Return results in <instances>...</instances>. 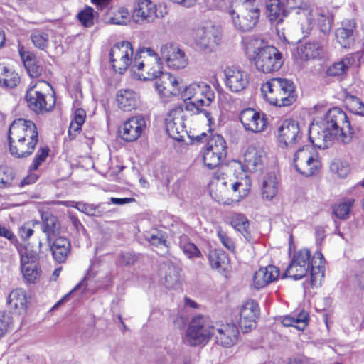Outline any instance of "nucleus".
Returning <instances> with one entry per match:
<instances>
[{"mask_svg":"<svg viewBox=\"0 0 364 364\" xmlns=\"http://www.w3.org/2000/svg\"><path fill=\"white\" fill-rule=\"evenodd\" d=\"M228 191V182L223 178H215L210 183V193L218 202L225 203L224 199Z\"/></svg>","mask_w":364,"mask_h":364,"instance_id":"obj_37","label":"nucleus"},{"mask_svg":"<svg viewBox=\"0 0 364 364\" xmlns=\"http://www.w3.org/2000/svg\"><path fill=\"white\" fill-rule=\"evenodd\" d=\"M245 53L254 62L256 68L264 73L279 70L284 60L277 48L268 46L262 38L250 37L245 41Z\"/></svg>","mask_w":364,"mask_h":364,"instance_id":"obj_4","label":"nucleus"},{"mask_svg":"<svg viewBox=\"0 0 364 364\" xmlns=\"http://www.w3.org/2000/svg\"><path fill=\"white\" fill-rule=\"evenodd\" d=\"M144 237L150 245L154 247L158 248L167 247L164 234L161 231L154 230L152 232H147Z\"/></svg>","mask_w":364,"mask_h":364,"instance_id":"obj_52","label":"nucleus"},{"mask_svg":"<svg viewBox=\"0 0 364 364\" xmlns=\"http://www.w3.org/2000/svg\"><path fill=\"white\" fill-rule=\"evenodd\" d=\"M278 192V181L274 173H268L262 178L261 194L266 200L273 199Z\"/></svg>","mask_w":364,"mask_h":364,"instance_id":"obj_30","label":"nucleus"},{"mask_svg":"<svg viewBox=\"0 0 364 364\" xmlns=\"http://www.w3.org/2000/svg\"><path fill=\"white\" fill-rule=\"evenodd\" d=\"M86 118V112L82 109H77L75 111L74 117L70 124L68 134L71 139H73L81 130V127L84 124Z\"/></svg>","mask_w":364,"mask_h":364,"instance_id":"obj_47","label":"nucleus"},{"mask_svg":"<svg viewBox=\"0 0 364 364\" xmlns=\"http://www.w3.org/2000/svg\"><path fill=\"white\" fill-rule=\"evenodd\" d=\"M159 77L155 82V86L161 96L168 97L180 95L183 87L181 80L169 73L161 72Z\"/></svg>","mask_w":364,"mask_h":364,"instance_id":"obj_21","label":"nucleus"},{"mask_svg":"<svg viewBox=\"0 0 364 364\" xmlns=\"http://www.w3.org/2000/svg\"><path fill=\"white\" fill-rule=\"evenodd\" d=\"M129 19V12L124 7L116 8L107 13V21L111 24L125 25Z\"/></svg>","mask_w":364,"mask_h":364,"instance_id":"obj_44","label":"nucleus"},{"mask_svg":"<svg viewBox=\"0 0 364 364\" xmlns=\"http://www.w3.org/2000/svg\"><path fill=\"white\" fill-rule=\"evenodd\" d=\"M277 138L284 146H293L301 139L299 123L292 119L285 120L278 129Z\"/></svg>","mask_w":364,"mask_h":364,"instance_id":"obj_20","label":"nucleus"},{"mask_svg":"<svg viewBox=\"0 0 364 364\" xmlns=\"http://www.w3.org/2000/svg\"><path fill=\"white\" fill-rule=\"evenodd\" d=\"M209 262L212 268L222 270L224 269L225 264L226 255L225 252L212 250L208 255Z\"/></svg>","mask_w":364,"mask_h":364,"instance_id":"obj_51","label":"nucleus"},{"mask_svg":"<svg viewBox=\"0 0 364 364\" xmlns=\"http://www.w3.org/2000/svg\"><path fill=\"white\" fill-rule=\"evenodd\" d=\"M77 19L85 27H91L94 25L95 11L90 6L85 7L77 14Z\"/></svg>","mask_w":364,"mask_h":364,"instance_id":"obj_55","label":"nucleus"},{"mask_svg":"<svg viewBox=\"0 0 364 364\" xmlns=\"http://www.w3.org/2000/svg\"><path fill=\"white\" fill-rule=\"evenodd\" d=\"M117 102L119 107L125 111L130 112L135 109L139 102L138 94L130 89H122L117 95Z\"/></svg>","mask_w":364,"mask_h":364,"instance_id":"obj_27","label":"nucleus"},{"mask_svg":"<svg viewBox=\"0 0 364 364\" xmlns=\"http://www.w3.org/2000/svg\"><path fill=\"white\" fill-rule=\"evenodd\" d=\"M225 85L231 92H240L249 84L248 73L240 67L230 66L224 70Z\"/></svg>","mask_w":364,"mask_h":364,"instance_id":"obj_16","label":"nucleus"},{"mask_svg":"<svg viewBox=\"0 0 364 364\" xmlns=\"http://www.w3.org/2000/svg\"><path fill=\"white\" fill-rule=\"evenodd\" d=\"M259 313L258 304L253 300L247 301L241 307L239 323L244 332H247L255 327Z\"/></svg>","mask_w":364,"mask_h":364,"instance_id":"obj_24","label":"nucleus"},{"mask_svg":"<svg viewBox=\"0 0 364 364\" xmlns=\"http://www.w3.org/2000/svg\"><path fill=\"white\" fill-rule=\"evenodd\" d=\"M131 72L135 78L140 80H152L159 77L162 72L159 55L151 48L136 51Z\"/></svg>","mask_w":364,"mask_h":364,"instance_id":"obj_6","label":"nucleus"},{"mask_svg":"<svg viewBox=\"0 0 364 364\" xmlns=\"http://www.w3.org/2000/svg\"><path fill=\"white\" fill-rule=\"evenodd\" d=\"M39 223L34 220H31L25 223L19 228V236L22 240H28L33 234V228L36 225Z\"/></svg>","mask_w":364,"mask_h":364,"instance_id":"obj_58","label":"nucleus"},{"mask_svg":"<svg viewBox=\"0 0 364 364\" xmlns=\"http://www.w3.org/2000/svg\"><path fill=\"white\" fill-rule=\"evenodd\" d=\"M353 63V59L350 57H346L341 60L334 63L327 70V73L331 76H338L346 72Z\"/></svg>","mask_w":364,"mask_h":364,"instance_id":"obj_48","label":"nucleus"},{"mask_svg":"<svg viewBox=\"0 0 364 364\" xmlns=\"http://www.w3.org/2000/svg\"><path fill=\"white\" fill-rule=\"evenodd\" d=\"M311 10L314 11L313 14L309 16L313 18L312 26L316 23L322 32L329 31L331 27V19L326 15L325 11L314 6Z\"/></svg>","mask_w":364,"mask_h":364,"instance_id":"obj_43","label":"nucleus"},{"mask_svg":"<svg viewBox=\"0 0 364 364\" xmlns=\"http://www.w3.org/2000/svg\"><path fill=\"white\" fill-rule=\"evenodd\" d=\"M166 9L162 4H156L150 0H139L134 4L132 18L139 24L153 22L156 18H163Z\"/></svg>","mask_w":364,"mask_h":364,"instance_id":"obj_13","label":"nucleus"},{"mask_svg":"<svg viewBox=\"0 0 364 364\" xmlns=\"http://www.w3.org/2000/svg\"><path fill=\"white\" fill-rule=\"evenodd\" d=\"M51 87L49 83L41 81L31 87L26 93V99L29 108L36 113H43L50 111L55 104L53 95H46Z\"/></svg>","mask_w":364,"mask_h":364,"instance_id":"obj_8","label":"nucleus"},{"mask_svg":"<svg viewBox=\"0 0 364 364\" xmlns=\"http://www.w3.org/2000/svg\"><path fill=\"white\" fill-rule=\"evenodd\" d=\"M311 252L309 249L303 248L297 251L286 269L282 277H289L299 280L305 277L311 265V283L312 286L318 287L321 284L324 277L323 256L321 252H316L311 259Z\"/></svg>","mask_w":364,"mask_h":364,"instance_id":"obj_3","label":"nucleus"},{"mask_svg":"<svg viewBox=\"0 0 364 364\" xmlns=\"http://www.w3.org/2000/svg\"><path fill=\"white\" fill-rule=\"evenodd\" d=\"M203 106L196 103L192 101H184V108L186 111L191 112L193 114H203L208 121V125L209 127L208 131L211 132L214 130L216 127L215 119L211 116V114L203 108Z\"/></svg>","mask_w":364,"mask_h":364,"instance_id":"obj_39","label":"nucleus"},{"mask_svg":"<svg viewBox=\"0 0 364 364\" xmlns=\"http://www.w3.org/2000/svg\"><path fill=\"white\" fill-rule=\"evenodd\" d=\"M221 37L220 28L214 25L198 28L192 33V38L196 46L206 53L216 50L221 42Z\"/></svg>","mask_w":364,"mask_h":364,"instance_id":"obj_11","label":"nucleus"},{"mask_svg":"<svg viewBox=\"0 0 364 364\" xmlns=\"http://www.w3.org/2000/svg\"><path fill=\"white\" fill-rule=\"evenodd\" d=\"M160 53L161 58L171 68L176 70L184 68L188 63V59L184 51L171 43L162 45Z\"/></svg>","mask_w":364,"mask_h":364,"instance_id":"obj_15","label":"nucleus"},{"mask_svg":"<svg viewBox=\"0 0 364 364\" xmlns=\"http://www.w3.org/2000/svg\"><path fill=\"white\" fill-rule=\"evenodd\" d=\"M230 186L235 193H237L232 200L239 201L249 193L251 187L250 179L245 175L236 182L230 183Z\"/></svg>","mask_w":364,"mask_h":364,"instance_id":"obj_42","label":"nucleus"},{"mask_svg":"<svg viewBox=\"0 0 364 364\" xmlns=\"http://www.w3.org/2000/svg\"><path fill=\"white\" fill-rule=\"evenodd\" d=\"M346 102L352 112L360 115L364 114V104L357 97L348 96L346 98Z\"/></svg>","mask_w":364,"mask_h":364,"instance_id":"obj_56","label":"nucleus"},{"mask_svg":"<svg viewBox=\"0 0 364 364\" xmlns=\"http://www.w3.org/2000/svg\"><path fill=\"white\" fill-rule=\"evenodd\" d=\"M87 289V284L85 283V281H81L78 284H77L69 293L65 294L57 304L56 305H59L63 302L68 300V297L76 291H80V294H83Z\"/></svg>","mask_w":364,"mask_h":364,"instance_id":"obj_62","label":"nucleus"},{"mask_svg":"<svg viewBox=\"0 0 364 364\" xmlns=\"http://www.w3.org/2000/svg\"><path fill=\"white\" fill-rule=\"evenodd\" d=\"M206 148L213 151L218 153L219 156L226 157L227 155V144L224 138L220 134L211 135L206 144Z\"/></svg>","mask_w":364,"mask_h":364,"instance_id":"obj_45","label":"nucleus"},{"mask_svg":"<svg viewBox=\"0 0 364 364\" xmlns=\"http://www.w3.org/2000/svg\"><path fill=\"white\" fill-rule=\"evenodd\" d=\"M240 120L243 127L249 132L258 133L263 132L267 125L265 114L253 109H245L240 112Z\"/></svg>","mask_w":364,"mask_h":364,"instance_id":"obj_19","label":"nucleus"},{"mask_svg":"<svg viewBox=\"0 0 364 364\" xmlns=\"http://www.w3.org/2000/svg\"><path fill=\"white\" fill-rule=\"evenodd\" d=\"M146 127L145 119L140 115L128 119L119 128L121 138L126 141H135L144 132Z\"/></svg>","mask_w":364,"mask_h":364,"instance_id":"obj_18","label":"nucleus"},{"mask_svg":"<svg viewBox=\"0 0 364 364\" xmlns=\"http://www.w3.org/2000/svg\"><path fill=\"white\" fill-rule=\"evenodd\" d=\"M286 6L289 9H296V14L299 16V22L301 29L303 33L307 34L312 28L313 18L309 17L314 14V10H311V6L306 4L304 0H285Z\"/></svg>","mask_w":364,"mask_h":364,"instance_id":"obj_22","label":"nucleus"},{"mask_svg":"<svg viewBox=\"0 0 364 364\" xmlns=\"http://www.w3.org/2000/svg\"><path fill=\"white\" fill-rule=\"evenodd\" d=\"M30 39L33 46L41 50L46 51L50 42V32L40 29L31 31Z\"/></svg>","mask_w":364,"mask_h":364,"instance_id":"obj_40","label":"nucleus"},{"mask_svg":"<svg viewBox=\"0 0 364 364\" xmlns=\"http://www.w3.org/2000/svg\"><path fill=\"white\" fill-rule=\"evenodd\" d=\"M198 83L191 84L189 86H184L181 89L180 93L181 97L183 98L184 101H192L195 102V96L196 95V90L198 88Z\"/></svg>","mask_w":364,"mask_h":364,"instance_id":"obj_60","label":"nucleus"},{"mask_svg":"<svg viewBox=\"0 0 364 364\" xmlns=\"http://www.w3.org/2000/svg\"><path fill=\"white\" fill-rule=\"evenodd\" d=\"M322 52V46L315 41L306 43L297 49L299 58L304 61L319 58Z\"/></svg>","mask_w":364,"mask_h":364,"instance_id":"obj_31","label":"nucleus"},{"mask_svg":"<svg viewBox=\"0 0 364 364\" xmlns=\"http://www.w3.org/2000/svg\"><path fill=\"white\" fill-rule=\"evenodd\" d=\"M238 11L230 8L228 14L233 26L242 31H249L256 25L260 10L256 0H237Z\"/></svg>","mask_w":364,"mask_h":364,"instance_id":"obj_7","label":"nucleus"},{"mask_svg":"<svg viewBox=\"0 0 364 364\" xmlns=\"http://www.w3.org/2000/svg\"><path fill=\"white\" fill-rule=\"evenodd\" d=\"M178 245L181 250L188 258H198L201 256V252L199 249L194 243L190 241L187 235H183L179 237Z\"/></svg>","mask_w":364,"mask_h":364,"instance_id":"obj_46","label":"nucleus"},{"mask_svg":"<svg viewBox=\"0 0 364 364\" xmlns=\"http://www.w3.org/2000/svg\"><path fill=\"white\" fill-rule=\"evenodd\" d=\"M215 99V93L210 86L205 82L198 83L195 102L201 106H209Z\"/></svg>","mask_w":364,"mask_h":364,"instance_id":"obj_38","label":"nucleus"},{"mask_svg":"<svg viewBox=\"0 0 364 364\" xmlns=\"http://www.w3.org/2000/svg\"><path fill=\"white\" fill-rule=\"evenodd\" d=\"M25 66L28 73L31 77H37L41 75L42 73V68L36 65L31 59H28L25 61Z\"/></svg>","mask_w":364,"mask_h":364,"instance_id":"obj_61","label":"nucleus"},{"mask_svg":"<svg viewBox=\"0 0 364 364\" xmlns=\"http://www.w3.org/2000/svg\"><path fill=\"white\" fill-rule=\"evenodd\" d=\"M279 276V269L273 265H269L257 270L253 277V286L259 289L276 281Z\"/></svg>","mask_w":364,"mask_h":364,"instance_id":"obj_25","label":"nucleus"},{"mask_svg":"<svg viewBox=\"0 0 364 364\" xmlns=\"http://www.w3.org/2000/svg\"><path fill=\"white\" fill-rule=\"evenodd\" d=\"M42 219V230L46 234L48 240L50 241L58 233L60 228L58 219L50 213L43 214Z\"/></svg>","mask_w":364,"mask_h":364,"instance_id":"obj_41","label":"nucleus"},{"mask_svg":"<svg viewBox=\"0 0 364 364\" xmlns=\"http://www.w3.org/2000/svg\"><path fill=\"white\" fill-rule=\"evenodd\" d=\"M51 251L55 260L59 263L64 262L70 252V242L63 237L56 238L51 245Z\"/></svg>","mask_w":364,"mask_h":364,"instance_id":"obj_32","label":"nucleus"},{"mask_svg":"<svg viewBox=\"0 0 364 364\" xmlns=\"http://www.w3.org/2000/svg\"><path fill=\"white\" fill-rule=\"evenodd\" d=\"M238 333L235 324L214 323L213 337L221 346L229 348L234 346L237 341Z\"/></svg>","mask_w":364,"mask_h":364,"instance_id":"obj_17","label":"nucleus"},{"mask_svg":"<svg viewBox=\"0 0 364 364\" xmlns=\"http://www.w3.org/2000/svg\"><path fill=\"white\" fill-rule=\"evenodd\" d=\"M225 158V157L219 156L218 153L213 151L206 147L203 154L204 164L210 169L219 165Z\"/></svg>","mask_w":364,"mask_h":364,"instance_id":"obj_50","label":"nucleus"},{"mask_svg":"<svg viewBox=\"0 0 364 364\" xmlns=\"http://www.w3.org/2000/svg\"><path fill=\"white\" fill-rule=\"evenodd\" d=\"M9 151L16 158L31 156L38 142V132L36 124L22 118L14 120L8 132Z\"/></svg>","mask_w":364,"mask_h":364,"instance_id":"obj_2","label":"nucleus"},{"mask_svg":"<svg viewBox=\"0 0 364 364\" xmlns=\"http://www.w3.org/2000/svg\"><path fill=\"white\" fill-rule=\"evenodd\" d=\"M264 98L278 107L292 105L296 99L294 85L291 80L284 78H272L261 87Z\"/></svg>","mask_w":364,"mask_h":364,"instance_id":"obj_5","label":"nucleus"},{"mask_svg":"<svg viewBox=\"0 0 364 364\" xmlns=\"http://www.w3.org/2000/svg\"><path fill=\"white\" fill-rule=\"evenodd\" d=\"M20 82L18 74L11 68L0 65V86L8 88L16 87Z\"/></svg>","mask_w":364,"mask_h":364,"instance_id":"obj_36","label":"nucleus"},{"mask_svg":"<svg viewBox=\"0 0 364 364\" xmlns=\"http://www.w3.org/2000/svg\"><path fill=\"white\" fill-rule=\"evenodd\" d=\"M353 203L354 199L353 198L343 199L334 206L335 215L340 219H346L349 216Z\"/></svg>","mask_w":364,"mask_h":364,"instance_id":"obj_49","label":"nucleus"},{"mask_svg":"<svg viewBox=\"0 0 364 364\" xmlns=\"http://www.w3.org/2000/svg\"><path fill=\"white\" fill-rule=\"evenodd\" d=\"M282 323L284 326L294 327L299 331H304L309 323V314L301 310L299 312H292L282 318Z\"/></svg>","mask_w":364,"mask_h":364,"instance_id":"obj_29","label":"nucleus"},{"mask_svg":"<svg viewBox=\"0 0 364 364\" xmlns=\"http://www.w3.org/2000/svg\"><path fill=\"white\" fill-rule=\"evenodd\" d=\"M217 235L223 245L226 247L229 251L234 252L235 245L234 241L230 238L227 233L220 228L217 229Z\"/></svg>","mask_w":364,"mask_h":364,"instance_id":"obj_59","label":"nucleus"},{"mask_svg":"<svg viewBox=\"0 0 364 364\" xmlns=\"http://www.w3.org/2000/svg\"><path fill=\"white\" fill-rule=\"evenodd\" d=\"M232 227L240 232L247 241L252 239L250 223L247 218L241 213H233L230 218Z\"/></svg>","mask_w":364,"mask_h":364,"instance_id":"obj_35","label":"nucleus"},{"mask_svg":"<svg viewBox=\"0 0 364 364\" xmlns=\"http://www.w3.org/2000/svg\"><path fill=\"white\" fill-rule=\"evenodd\" d=\"M72 207L75 208L79 211L90 215V216H99L100 211L95 205L92 204L83 203L82 202H73Z\"/></svg>","mask_w":364,"mask_h":364,"instance_id":"obj_57","label":"nucleus"},{"mask_svg":"<svg viewBox=\"0 0 364 364\" xmlns=\"http://www.w3.org/2000/svg\"><path fill=\"white\" fill-rule=\"evenodd\" d=\"M20 255V269L23 279L33 284L41 277V270L39 266V255L26 246L17 247Z\"/></svg>","mask_w":364,"mask_h":364,"instance_id":"obj_10","label":"nucleus"},{"mask_svg":"<svg viewBox=\"0 0 364 364\" xmlns=\"http://www.w3.org/2000/svg\"><path fill=\"white\" fill-rule=\"evenodd\" d=\"M136 257L131 252H125L120 255L119 263L121 265H132L134 263Z\"/></svg>","mask_w":364,"mask_h":364,"instance_id":"obj_64","label":"nucleus"},{"mask_svg":"<svg viewBox=\"0 0 364 364\" xmlns=\"http://www.w3.org/2000/svg\"><path fill=\"white\" fill-rule=\"evenodd\" d=\"M133 47L128 41L117 43L110 50L109 59L112 68L120 74L131 70L134 60Z\"/></svg>","mask_w":364,"mask_h":364,"instance_id":"obj_12","label":"nucleus"},{"mask_svg":"<svg viewBox=\"0 0 364 364\" xmlns=\"http://www.w3.org/2000/svg\"><path fill=\"white\" fill-rule=\"evenodd\" d=\"M214 322L204 316L194 317L186 331L185 341L191 346L207 343L213 337Z\"/></svg>","mask_w":364,"mask_h":364,"instance_id":"obj_9","label":"nucleus"},{"mask_svg":"<svg viewBox=\"0 0 364 364\" xmlns=\"http://www.w3.org/2000/svg\"><path fill=\"white\" fill-rule=\"evenodd\" d=\"M162 282L168 289H176L179 286V269L173 264H167L161 269Z\"/></svg>","mask_w":364,"mask_h":364,"instance_id":"obj_33","label":"nucleus"},{"mask_svg":"<svg viewBox=\"0 0 364 364\" xmlns=\"http://www.w3.org/2000/svg\"><path fill=\"white\" fill-rule=\"evenodd\" d=\"M8 304L14 313L19 315L24 314L28 307L26 291L21 288L13 290L9 295Z\"/></svg>","mask_w":364,"mask_h":364,"instance_id":"obj_28","label":"nucleus"},{"mask_svg":"<svg viewBox=\"0 0 364 364\" xmlns=\"http://www.w3.org/2000/svg\"><path fill=\"white\" fill-rule=\"evenodd\" d=\"M266 14L272 22L281 23L287 16V11L284 10L279 0H268L266 3Z\"/></svg>","mask_w":364,"mask_h":364,"instance_id":"obj_34","label":"nucleus"},{"mask_svg":"<svg viewBox=\"0 0 364 364\" xmlns=\"http://www.w3.org/2000/svg\"><path fill=\"white\" fill-rule=\"evenodd\" d=\"M264 151L259 147L248 146L243 154L244 166L250 172L261 171L265 160Z\"/></svg>","mask_w":364,"mask_h":364,"instance_id":"obj_23","label":"nucleus"},{"mask_svg":"<svg viewBox=\"0 0 364 364\" xmlns=\"http://www.w3.org/2000/svg\"><path fill=\"white\" fill-rule=\"evenodd\" d=\"M354 134L346 114L341 109H329L323 117L311 122L309 136L313 146L306 145L296 151L293 161L296 170L304 176L315 174L321 167V162L314 146L325 149L335 141L347 144L352 141Z\"/></svg>","mask_w":364,"mask_h":364,"instance_id":"obj_1","label":"nucleus"},{"mask_svg":"<svg viewBox=\"0 0 364 364\" xmlns=\"http://www.w3.org/2000/svg\"><path fill=\"white\" fill-rule=\"evenodd\" d=\"M355 27V20L345 19L342 21L341 27L336 30V40L343 48H350L353 44Z\"/></svg>","mask_w":364,"mask_h":364,"instance_id":"obj_26","label":"nucleus"},{"mask_svg":"<svg viewBox=\"0 0 364 364\" xmlns=\"http://www.w3.org/2000/svg\"><path fill=\"white\" fill-rule=\"evenodd\" d=\"M165 121L168 134L176 141H184L187 131L184 123L183 107H176L171 109Z\"/></svg>","mask_w":364,"mask_h":364,"instance_id":"obj_14","label":"nucleus"},{"mask_svg":"<svg viewBox=\"0 0 364 364\" xmlns=\"http://www.w3.org/2000/svg\"><path fill=\"white\" fill-rule=\"evenodd\" d=\"M331 169L333 171L336 172L338 176L341 178L346 177L349 173V167L346 165H343L340 162H336L331 164Z\"/></svg>","mask_w":364,"mask_h":364,"instance_id":"obj_63","label":"nucleus"},{"mask_svg":"<svg viewBox=\"0 0 364 364\" xmlns=\"http://www.w3.org/2000/svg\"><path fill=\"white\" fill-rule=\"evenodd\" d=\"M50 152L48 146H41L37 151L35 157L29 167L30 171H36L43 162L46 161Z\"/></svg>","mask_w":364,"mask_h":364,"instance_id":"obj_54","label":"nucleus"},{"mask_svg":"<svg viewBox=\"0 0 364 364\" xmlns=\"http://www.w3.org/2000/svg\"><path fill=\"white\" fill-rule=\"evenodd\" d=\"M15 174L9 166H0V188H8L14 185Z\"/></svg>","mask_w":364,"mask_h":364,"instance_id":"obj_53","label":"nucleus"}]
</instances>
